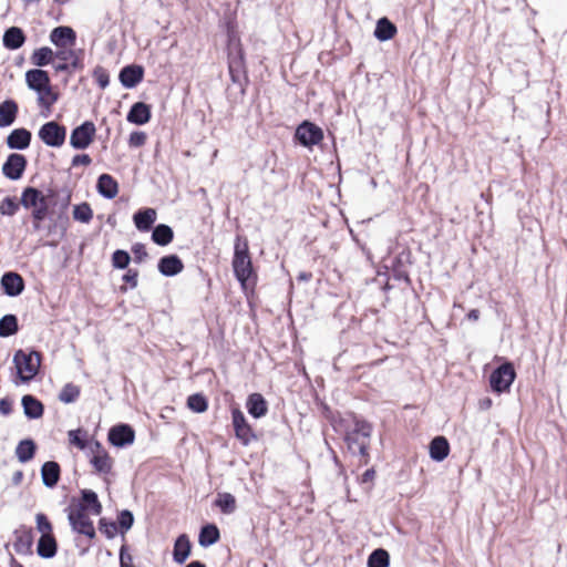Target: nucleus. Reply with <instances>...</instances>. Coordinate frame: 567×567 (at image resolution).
I'll list each match as a JSON object with an SVG mask.
<instances>
[{"mask_svg":"<svg viewBox=\"0 0 567 567\" xmlns=\"http://www.w3.org/2000/svg\"><path fill=\"white\" fill-rule=\"evenodd\" d=\"M226 31V53L245 52L241 40L237 30V22L235 19H227L225 21Z\"/></svg>","mask_w":567,"mask_h":567,"instance_id":"412c9836","label":"nucleus"},{"mask_svg":"<svg viewBox=\"0 0 567 567\" xmlns=\"http://www.w3.org/2000/svg\"><path fill=\"white\" fill-rule=\"evenodd\" d=\"M131 255L123 249H116L112 254V265L116 269H126L131 262Z\"/></svg>","mask_w":567,"mask_h":567,"instance_id":"de8ad7c7","label":"nucleus"},{"mask_svg":"<svg viewBox=\"0 0 567 567\" xmlns=\"http://www.w3.org/2000/svg\"><path fill=\"white\" fill-rule=\"evenodd\" d=\"M187 406L196 413H203L207 410L208 403L203 394L195 393L188 396Z\"/></svg>","mask_w":567,"mask_h":567,"instance_id":"49530a36","label":"nucleus"},{"mask_svg":"<svg viewBox=\"0 0 567 567\" xmlns=\"http://www.w3.org/2000/svg\"><path fill=\"white\" fill-rule=\"evenodd\" d=\"M215 504L224 514H231L237 507L236 498L230 493H219Z\"/></svg>","mask_w":567,"mask_h":567,"instance_id":"a19ab883","label":"nucleus"},{"mask_svg":"<svg viewBox=\"0 0 567 567\" xmlns=\"http://www.w3.org/2000/svg\"><path fill=\"white\" fill-rule=\"evenodd\" d=\"M396 32V25L386 17H382L377 21L373 34L380 42H385L394 38Z\"/></svg>","mask_w":567,"mask_h":567,"instance_id":"a878e982","label":"nucleus"},{"mask_svg":"<svg viewBox=\"0 0 567 567\" xmlns=\"http://www.w3.org/2000/svg\"><path fill=\"white\" fill-rule=\"evenodd\" d=\"M86 433L81 430H72L69 432L70 443L79 447L80 450H84L86 446Z\"/></svg>","mask_w":567,"mask_h":567,"instance_id":"603ef678","label":"nucleus"},{"mask_svg":"<svg viewBox=\"0 0 567 567\" xmlns=\"http://www.w3.org/2000/svg\"><path fill=\"white\" fill-rule=\"evenodd\" d=\"M374 474H375V473H374V471H373L372 468L367 470V471L362 474V478H361V480H362V482H363V483H367V482L372 481V480H373V477H374Z\"/></svg>","mask_w":567,"mask_h":567,"instance_id":"774afa93","label":"nucleus"},{"mask_svg":"<svg viewBox=\"0 0 567 567\" xmlns=\"http://www.w3.org/2000/svg\"><path fill=\"white\" fill-rule=\"evenodd\" d=\"M94 466L100 471H104L106 467V457L105 456H95L93 458Z\"/></svg>","mask_w":567,"mask_h":567,"instance_id":"69168bd1","label":"nucleus"},{"mask_svg":"<svg viewBox=\"0 0 567 567\" xmlns=\"http://www.w3.org/2000/svg\"><path fill=\"white\" fill-rule=\"evenodd\" d=\"M371 425L365 421L354 420L353 427L346 433V442L353 454L367 456Z\"/></svg>","mask_w":567,"mask_h":567,"instance_id":"1a4fd4ad","label":"nucleus"},{"mask_svg":"<svg viewBox=\"0 0 567 567\" xmlns=\"http://www.w3.org/2000/svg\"><path fill=\"white\" fill-rule=\"evenodd\" d=\"M12 412V402L11 400L3 398L0 400V414L9 415Z\"/></svg>","mask_w":567,"mask_h":567,"instance_id":"e2e57ef3","label":"nucleus"},{"mask_svg":"<svg viewBox=\"0 0 567 567\" xmlns=\"http://www.w3.org/2000/svg\"><path fill=\"white\" fill-rule=\"evenodd\" d=\"M76 40L75 31L68 25L54 28L50 33V41L58 48L73 45Z\"/></svg>","mask_w":567,"mask_h":567,"instance_id":"b1692460","label":"nucleus"},{"mask_svg":"<svg viewBox=\"0 0 567 567\" xmlns=\"http://www.w3.org/2000/svg\"><path fill=\"white\" fill-rule=\"evenodd\" d=\"M18 104L13 100H6L0 103V127H8L17 118Z\"/></svg>","mask_w":567,"mask_h":567,"instance_id":"2f4dec72","label":"nucleus"},{"mask_svg":"<svg viewBox=\"0 0 567 567\" xmlns=\"http://www.w3.org/2000/svg\"><path fill=\"white\" fill-rule=\"evenodd\" d=\"M19 209V203L14 197L7 196L0 204V214L6 216H13Z\"/></svg>","mask_w":567,"mask_h":567,"instance_id":"09e8293b","label":"nucleus"},{"mask_svg":"<svg viewBox=\"0 0 567 567\" xmlns=\"http://www.w3.org/2000/svg\"><path fill=\"white\" fill-rule=\"evenodd\" d=\"M59 190L56 188H48L44 194L32 186H28L22 190L20 204L25 209H31L32 225L35 231L42 230V224L49 215V209L56 202Z\"/></svg>","mask_w":567,"mask_h":567,"instance_id":"f03ea898","label":"nucleus"},{"mask_svg":"<svg viewBox=\"0 0 567 567\" xmlns=\"http://www.w3.org/2000/svg\"><path fill=\"white\" fill-rule=\"evenodd\" d=\"M65 512L72 530L89 538L95 536V529L91 516H97L102 512V504L97 494L92 489H81L80 497H72Z\"/></svg>","mask_w":567,"mask_h":567,"instance_id":"f257e3e1","label":"nucleus"},{"mask_svg":"<svg viewBox=\"0 0 567 567\" xmlns=\"http://www.w3.org/2000/svg\"><path fill=\"white\" fill-rule=\"evenodd\" d=\"M411 266V251L409 249H403L400 251L392 260L391 265H383L377 271L378 277H383V280H379L378 278H372L370 284H389L390 279H394L396 281H405L406 284H411L409 277V268ZM365 284H369L367 280Z\"/></svg>","mask_w":567,"mask_h":567,"instance_id":"20e7f679","label":"nucleus"},{"mask_svg":"<svg viewBox=\"0 0 567 567\" xmlns=\"http://www.w3.org/2000/svg\"><path fill=\"white\" fill-rule=\"evenodd\" d=\"M55 58V53L49 47H41L35 49L31 55V62L35 66L42 68L50 64Z\"/></svg>","mask_w":567,"mask_h":567,"instance_id":"e433bc0d","label":"nucleus"},{"mask_svg":"<svg viewBox=\"0 0 567 567\" xmlns=\"http://www.w3.org/2000/svg\"><path fill=\"white\" fill-rule=\"evenodd\" d=\"M190 554V543L186 535H181L175 542L173 557L177 564H184Z\"/></svg>","mask_w":567,"mask_h":567,"instance_id":"f704fd0d","label":"nucleus"},{"mask_svg":"<svg viewBox=\"0 0 567 567\" xmlns=\"http://www.w3.org/2000/svg\"><path fill=\"white\" fill-rule=\"evenodd\" d=\"M132 254L134 256V261L140 264L147 257L146 247L142 243H135L132 246Z\"/></svg>","mask_w":567,"mask_h":567,"instance_id":"864d4df0","label":"nucleus"},{"mask_svg":"<svg viewBox=\"0 0 567 567\" xmlns=\"http://www.w3.org/2000/svg\"><path fill=\"white\" fill-rule=\"evenodd\" d=\"M58 550L56 540L52 535L41 536L38 542L37 553L42 558H52Z\"/></svg>","mask_w":567,"mask_h":567,"instance_id":"72a5a7b5","label":"nucleus"},{"mask_svg":"<svg viewBox=\"0 0 567 567\" xmlns=\"http://www.w3.org/2000/svg\"><path fill=\"white\" fill-rule=\"evenodd\" d=\"M151 118L152 106L143 101L133 103L126 114V121L138 126L145 125Z\"/></svg>","mask_w":567,"mask_h":567,"instance_id":"6ab92c4d","label":"nucleus"},{"mask_svg":"<svg viewBox=\"0 0 567 567\" xmlns=\"http://www.w3.org/2000/svg\"><path fill=\"white\" fill-rule=\"evenodd\" d=\"M228 73L231 85L226 89V97L228 103L234 106L244 102L250 80L248 72L228 71Z\"/></svg>","mask_w":567,"mask_h":567,"instance_id":"9d476101","label":"nucleus"},{"mask_svg":"<svg viewBox=\"0 0 567 567\" xmlns=\"http://www.w3.org/2000/svg\"><path fill=\"white\" fill-rule=\"evenodd\" d=\"M133 523L134 517L130 511L124 509L120 512L117 520L115 523H109V537H112L113 534L117 532L124 536V534L131 529Z\"/></svg>","mask_w":567,"mask_h":567,"instance_id":"bb28decb","label":"nucleus"},{"mask_svg":"<svg viewBox=\"0 0 567 567\" xmlns=\"http://www.w3.org/2000/svg\"><path fill=\"white\" fill-rule=\"evenodd\" d=\"M233 425L236 437L244 444L248 445L252 440L256 439L250 425L247 423L244 413L239 409L231 411Z\"/></svg>","mask_w":567,"mask_h":567,"instance_id":"dca6fc26","label":"nucleus"},{"mask_svg":"<svg viewBox=\"0 0 567 567\" xmlns=\"http://www.w3.org/2000/svg\"><path fill=\"white\" fill-rule=\"evenodd\" d=\"M389 554L384 549H375L368 558V567H388Z\"/></svg>","mask_w":567,"mask_h":567,"instance_id":"c03bdc74","label":"nucleus"},{"mask_svg":"<svg viewBox=\"0 0 567 567\" xmlns=\"http://www.w3.org/2000/svg\"><path fill=\"white\" fill-rule=\"evenodd\" d=\"M147 140V134L144 131H133L130 134L127 144L130 148H138L142 147Z\"/></svg>","mask_w":567,"mask_h":567,"instance_id":"3c124183","label":"nucleus"},{"mask_svg":"<svg viewBox=\"0 0 567 567\" xmlns=\"http://www.w3.org/2000/svg\"><path fill=\"white\" fill-rule=\"evenodd\" d=\"M219 539V530L218 528L213 525H206L200 529L198 542L199 545L203 547L212 546L213 544L217 543Z\"/></svg>","mask_w":567,"mask_h":567,"instance_id":"4c0bfd02","label":"nucleus"},{"mask_svg":"<svg viewBox=\"0 0 567 567\" xmlns=\"http://www.w3.org/2000/svg\"><path fill=\"white\" fill-rule=\"evenodd\" d=\"M157 218V213L154 208L143 207L137 209L133 215V223L137 230L147 233L152 230Z\"/></svg>","mask_w":567,"mask_h":567,"instance_id":"aec40b11","label":"nucleus"},{"mask_svg":"<svg viewBox=\"0 0 567 567\" xmlns=\"http://www.w3.org/2000/svg\"><path fill=\"white\" fill-rule=\"evenodd\" d=\"M324 133L322 127L310 120L300 122L293 133L292 141L296 145H300L308 150H313L322 143Z\"/></svg>","mask_w":567,"mask_h":567,"instance_id":"6e6552de","label":"nucleus"},{"mask_svg":"<svg viewBox=\"0 0 567 567\" xmlns=\"http://www.w3.org/2000/svg\"><path fill=\"white\" fill-rule=\"evenodd\" d=\"M246 408L248 413L255 419L265 416L268 411L267 402L259 393H252L248 396Z\"/></svg>","mask_w":567,"mask_h":567,"instance_id":"cd10ccee","label":"nucleus"},{"mask_svg":"<svg viewBox=\"0 0 567 567\" xmlns=\"http://www.w3.org/2000/svg\"><path fill=\"white\" fill-rule=\"evenodd\" d=\"M118 194V183L115 178L109 175V200L113 199Z\"/></svg>","mask_w":567,"mask_h":567,"instance_id":"bf43d9fd","label":"nucleus"},{"mask_svg":"<svg viewBox=\"0 0 567 567\" xmlns=\"http://www.w3.org/2000/svg\"><path fill=\"white\" fill-rule=\"evenodd\" d=\"M138 270L128 268L127 271L122 276L123 284H137Z\"/></svg>","mask_w":567,"mask_h":567,"instance_id":"4d7b16f0","label":"nucleus"},{"mask_svg":"<svg viewBox=\"0 0 567 567\" xmlns=\"http://www.w3.org/2000/svg\"><path fill=\"white\" fill-rule=\"evenodd\" d=\"M18 378L22 383L32 381L41 367V353L35 350H18L13 355Z\"/></svg>","mask_w":567,"mask_h":567,"instance_id":"423d86ee","label":"nucleus"},{"mask_svg":"<svg viewBox=\"0 0 567 567\" xmlns=\"http://www.w3.org/2000/svg\"><path fill=\"white\" fill-rule=\"evenodd\" d=\"M35 443L31 439H25L19 442L16 447V456L21 463H27L34 457Z\"/></svg>","mask_w":567,"mask_h":567,"instance_id":"c9c22d12","label":"nucleus"},{"mask_svg":"<svg viewBox=\"0 0 567 567\" xmlns=\"http://www.w3.org/2000/svg\"><path fill=\"white\" fill-rule=\"evenodd\" d=\"M93 217V212L87 203H81L73 207V218L76 221L87 224Z\"/></svg>","mask_w":567,"mask_h":567,"instance_id":"79ce46f5","label":"nucleus"},{"mask_svg":"<svg viewBox=\"0 0 567 567\" xmlns=\"http://www.w3.org/2000/svg\"><path fill=\"white\" fill-rule=\"evenodd\" d=\"M25 40V34L21 28L10 27L3 33L2 44L8 50H18L24 44Z\"/></svg>","mask_w":567,"mask_h":567,"instance_id":"393cba45","label":"nucleus"},{"mask_svg":"<svg viewBox=\"0 0 567 567\" xmlns=\"http://www.w3.org/2000/svg\"><path fill=\"white\" fill-rule=\"evenodd\" d=\"M450 452V445L444 436H436L430 443V456L435 462L445 460Z\"/></svg>","mask_w":567,"mask_h":567,"instance_id":"473e14b6","label":"nucleus"},{"mask_svg":"<svg viewBox=\"0 0 567 567\" xmlns=\"http://www.w3.org/2000/svg\"><path fill=\"white\" fill-rule=\"evenodd\" d=\"M14 550L21 555L32 554L33 530L31 527L21 526L14 532Z\"/></svg>","mask_w":567,"mask_h":567,"instance_id":"4be33fe9","label":"nucleus"},{"mask_svg":"<svg viewBox=\"0 0 567 567\" xmlns=\"http://www.w3.org/2000/svg\"><path fill=\"white\" fill-rule=\"evenodd\" d=\"M32 134L24 127L14 128L6 138V144L10 150L23 151L30 146Z\"/></svg>","mask_w":567,"mask_h":567,"instance_id":"5701e85b","label":"nucleus"},{"mask_svg":"<svg viewBox=\"0 0 567 567\" xmlns=\"http://www.w3.org/2000/svg\"><path fill=\"white\" fill-rule=\"evenodd\" d=\"M95 74L97 76V82H99L100 86L102 89H105L106 87V72H105V70L102 69V68H99L95 71Z\"/></svg>","mask_w":567,"mask_h":567,"instance_id":"0e129e2a","label":"nucleus"},{"mask_svg":"<svg viewBox=\"0 0 567 567\" xmlns=\"http://www.w3.org/2000/svg\"><path fill=\"white\" fill-rule=\"evenodd\" d=\"M28 87L39 94V103L52 105L58 96L52 93L49 73L41 69H31L25 72Z\"/></svg>","mask_w":567,"mask_h":567,"instance_id":"0eeeda50","label":"nucleus"},{"mask_svg":"<svg viewBox=\"0 0 567 567\" xmlns=\"http://www.w3.org/2000/svg\"><path fill=\"white\" fill-rule=\"evenodd\" d=\"M55 58L63 62H69L73 70H76L81 66L80 55L74 50H59L55 52Z\"/></svg>","mask_w":567,"mask_h":567,"instance_id":"37998d69","label":"nucleus"},{"mask_svg":"<svg viewBox=\"0 0 567 567\" xmlns=\"http://www.w3.org/2000/svg\"><path fill=\"white\" fill-rule=\"evenodd\" d=\"M227 68H228V71L248 72L247 62H246V53L245 52H235V53L227 54Z\"/></svg>","mask_w":567,"mask_h":567,"instance_id":"58836bf2","label":"nucleus"},{"mask_svg":"<svg viewBox=\"0 0 567 567\" xmlns=\"http://www.w3.org/2000/svg\"><path fill=\"white\" fill-rule=\"evenodd\" d=\"M96 189L102 197L106 198V173L99 176Z\"/></svg>","mask_w":567,"mask_h":567,"instance_id":"052dcab7","label":"nucleus"},{"mask_svg":"<svg viewBox=\"0 0 567 567\" xmlns=\"http://www.w3.org/2000/svg\"><path fill=\"white\" fill-rule=\"evenodd\" d=\"M19 324L14 315H6L0 319V337L7 338L18 332Z\"/></svg>","mask_w":567,"mask_h":567,"instance_id":"ea45409f","label":"nucleus"},{"mask_svg":"<svg viewBox=\"0 0 567 567\" xmlns=\"http://www.w3.org/2000/svg\"><path fill=\"white\" fill-rule=\"evenodd\" d=\"M516 373L512 363L506 362L494 370L489 375V385L496 393L509 390L515 380Z\"/></svg>","mask_w":567,"mask_h":567,"instance_id":"f8f14e48","label":"nucleus"},{"mask_svg":"<svg viewBox=\"0 0 567 567\" xmlns=\"http://www.w3.org/2000/svg\"><path fill=\"white\" fill-rule=\"evenodd\" d=\"M41 477L44 486L54 487L60 480V465L54 461L45 462L41 467Z\"/></svg>","mask_w":567,"mask_h":567,"instance_id":"c756f323","label":"nucleus"},{"mask_svg":"<svg viewBox=\"0 0 567 567\" xmlns=\"http://www.w3.org/2000/svg\"><path fill=\"white\" fill-rule=\"evenodd\" d=\"M120 565L121 567H135L133 565V557L128 553V548L125 544L122 545L120 550Z\"/></svg>","mask_w":567,"mask_h":567,"instance_id":"5fc2aeb1","label":"nucleus"},{"mask_svg":"<svg viewBox=\"0 0 567 567\" xmlns=\"http://www.w3.org/2000/svg\"><path fill=\"white\" fill-rule=\"evenodd\" d=\"M23 412L28 419L34 420L43 415V404L33 395L25 394L21 400Z\"/></svg>","mask_w":567,"mask_h":567,"instance_id":"7c9ffc66","label":"nucleus"},{"mask_svg":"<svg viewBox=\"0 0 567 567\" xmlns=\"http://www.w3.org/2000/svg\"><path fill=\"white\" fill-rule=\"evenodd\" d=\"M92 162L87 154H76L72 158V166L90 165Z\"/></svg>","mask_w":567,"mask_h":567,"instance_id":"13d9d810","label":"nucleus"},{"mask_svg":"<svg viewBox=\"0 0 567 567\" xmlns=\"http://www.w3.org/2000/svg\"><path fill=\"white\" fill-rule=\"evenodd\" d=\"M28 166V159L19 153H11L2 165V174L10 181H19Z\"/></svg>","mask_w":567,"mask_h":567,"instance_id":"4468645a","label":"nucleus"},{"mask_svg":"<svg viewBox=\"0 0 567 567\" xmlns=\"http://www.w3.org/2000/svg\"><path fill=\"white\" fill-rule=\"evenodd\" d=\"M144 66L140 64H127L118 74V81L125 89L136 87L144 79Z\"/></svg>","mask_w":567,"mask_h":567,"instance_id":"f3484780","label":"nucleus"},{"mask_svg":"<svg viewBox=\"0 0 567 567\" xmlns=\"http://www.w3.org/2000/svg\"><path fill=\"white\" fill-rule=\"evenodd\" d=\"M4 293L10 297H17L22 293L25 286H2Z\"/></svg>","mask_w":567,"mask_h":567,"instance_id":"680f3d73","label":"nucleus"},{"mask_svg":"<svg viewBox=\"0 0 567 567\" xmlns=\"http://www.w3.org/2000/svg\"><path fill=\"white\" fill-rule=\"evenodd\" d=\"M71 203V193L68 188H61L56 195V202L49 209L47 219V235L63 237L69 227L68 208Z\"/></svg>","mask_w":567,"mask_h":567,"instance_id":"7ed1b4c3","label":"nucleus"},{"mask_svg":"<svg viewBox=\"0 0 567 567\" xmlns=\"http://www.w3.org/2000/svg\"><path fill=\"white\" fill-rule=\"evenodd\" d=\"M135 440V431L128 424H117L109 430V443L115 447L131 446Z\"/></svg>","mask_w":567,"mask_h":567,"instance_id":"2eb2a0df","label":"nucleus"},{"mask_svg":"<svg viewBox=\"0 0 567 567\" xmlns=\"http://www.w3.org/2000/svg\"><path fill=\"white\" fill-rule=\"evenodd\" d=\"M96 128L93 122L84 121L74 127L70 135V145L74 150H85L93 142Z\"/></svg>","mask_w":567,"mask_h":567,"instance_id":"ddd939ff","label":"nucleus"},{"mask_svg":"<svg viewBox=\"0 0 567 567\" xmlns=\"http://www.w3.org/2000/svg\"><path fill=\"white\" fill-rule=\"evenodd\" d=\"M54 70L56 72H70L72 69V65L69 62L61 61L60 63L54 65Z\"/></svg>","mask_w":567,"mask_h":567,"instance_id":"338daca9","label":"nucleus"},{"mask_svg":"<svg viewBox=\"0 0 567 567\" xmlns=\"http://www.w3.org/2000/svg\"><path fill=\"white\" fill-rule=\"evenodd\" d=\"M231 264L234 275L239 284H247L254 277L255 271L246 238L236 237Z\"/></svg>","mask_w":567,"mask_h":567,"instance_id":"39448f33","label":"nucleus"},{"mask_svg":"<svg viewBox=\"0 0 567 567\" xmlns=\"http://www.w3.org/2000/svg\"><path fill=\"white\" fill-rule=\"evenodd\" d=\"M184 269V262L176 254L162 256L157 261V270L164 277H174Z\"/></svg>","mask_w":567,"mask_h":567,"instance_id":"a211bd4d","label":"nucleus"},{"mask_svg":"<svg viewBox=\"0 0 567 567\" xmlns=\"http://www.w3.org/2000/svg\"><path fill=\"white\" fill-rule=\"evenodd\" d=\"M39 138L50 147H60L66 137V127L56 121L45 122L38 132Z\"/></svg>","mask_w":567,"mask_h":567,"instance_id":"9b49d317","label":"nucleus"},{"mask_svg":"<svg viewBox=\"0 0 567 567\" xmlns=\"http://www.w3.org/2000/svg\"><path fill=\"white\" fill-rule=\"evenodd\" d=\"M79 395V386L73 383H66L59 394V400L63 403H73L78 400Z\"/></svg>","mask_w":567,"mask_h":567,"instance_id":"a18cd8bd","label":"nucleus"},{"mask_svg":"<svg viewBox=\"0 0 567 567\" xmlns=\"http://www.w3.org/2000/svg\"><path fill=\"white\" fill-rule=\"evenodd\" d=\"M152 240L154 244L165 247L174 239V230L167 224H157L152 228Z\"/></svg>","mask_w":567,"mask_h":567,"instance_id":"c85d7f7f","label":"nucleus"},{"mask_svg":"<svg viewBox=\"0 0 567 567\" xmlns=\"http://www.w3.org/2000/svg\"><path fill=\"white\" fill-rule=\"evenodd\" d=\"M37 529L41 533V536L52 535V524L43 513L35 515Z\"/></svg>","mask_w":567,"mask_h":567,"instance_id":"8fccbe9b","label":"nucleus"},{"mask_svg":"<svg viewBox=\"0 0 567 567\" xmlns=\"http://www.w3.org/2000/svg\"><path fill=\"white\" fill-rule=\"evenodd\" d=\"M0 284H23V279L18 272L7 271L2 275Z\"/></svg>","mask_w":567,"mask_h":567,"instance_id":"6e6d98bb","label":"nucleus"}]
</instances>
